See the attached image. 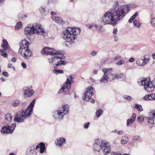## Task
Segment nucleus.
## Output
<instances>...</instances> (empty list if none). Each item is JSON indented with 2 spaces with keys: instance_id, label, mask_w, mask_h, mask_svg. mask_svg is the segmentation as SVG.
Listing matches in <instances>:
<instances>
[{
  "instance_id": "f257e3e1",
  "label": "nucleus",
  "mask_w": 155,
  "mask_h": 155,
  "mask_svg": "<svg viewBox=\"0 0 155 155\" xmlns=\"http://www.w3.org/2000/svg\"><path fill=\"white\" fill-rule=\"evenodd\" d=\"M129 11L128 5L119 6L117 2L113 8L106 12L103 15L101 21L105 25H116L117 21H120Z\"/></svg>"
},
{
  "instance_id": "f03ea898",
  "label": "nucleus",
  "mask_w": 155,
  "mask_h": 155,
  "mask_svg": "<svg viewBox=\"0 0 155 155\" xmlns=\"http://www.w3.org/2000/svg\"><path fill=\"white\" fill-rule=\"evenodd\" d=\"M41 53L42 55H52L51 57L48 59V61L50 64H53L54 67L62 64L65 65L66 63L65 61L61 60L64 58V56H58V55L60 54V52L55 50L53 48L45 47L41 51Z\"/></svg>"
},
{
  "instance_id": "7ed1b4c3",
  "label": "nucleus",
  "mask_w": 155,
  "mask_h": 155,
  "mask_svg": "<svg viewBox=\"0 0 155 155\" xmlns=\"http://www.w3.org/2000/svg\"><path fill=\"white\" fill-rule=\"evenodd\" d=\"M80 32L79 28L68 27L63 31V38L65 41V45L68 47H71L74 44V40L77 38V35Z\"/></svg>"
},
{
  "instance_id": "20e7f679",
  "label": "nucleus",
  "mask_w": 155,
  "mask_h": 155,
  "mask_svg": "<svg viewBox=\"0 0 155 155\" xmlns=\"http://www.w3.org/2000/svg\"><path fill=\"white\" fill-rule=\"evenodd\" d=\"M35 99H33L28 107L24 110L18 111L16 112L14 120L18 123L24 122V120L28 118L31 114L33 108L35 104Z\"/></svg>"
},
{
  "instance_id": "39448f33",
  "label": "nucleus",
  "mask_w": 155,
  "mask_h": 155,
  "mask_svg": "<svg viewBox=\"0 0 155 155\" xmlns=\"http://www.w3.org/2000/svg\"><path fill=\"white\" fill-rule=\"evenodd\" d=\"M93 148L99 153L102 150L104 155L109 153L111 151L110 143L105 140L99 139L95 140L93 145Z\"/></svg>"
},
{
  "instance_id": "423d86ee",
  "label": "nucleus",
  "mask_w": 155,
  "mask_h": 155,
  "mask_svg": "<svg viewBox=\"0 0 155 155\" xmlns=\"http://www.w3.org/2000/svg\"><path fill=\"white\" fill-rule=\"evenodd\" d=\"M24 32L26 35H29L37 34L40 35H45V34L44 29L41 28V26L36 24L30 25L26 27Z\"/></svg>"
},
{
  "instance_id": "0eeeda50",
  "label": "nucleus",
  "mask_w": 155,
  "mask_h": 155,
  "mask_svg": "<svg viewBox=\"0 0 155 155\" xmlns=\"http://www.w3.org/2000/svg\"><path fill=\"white\" fill-rule=\"evenodd\" d=\"M69 111V106L68 105H63L60 107L54 113L53 115L54 118L58 120H62L64 116Z\"/></svg>"
},
{
  "instance_id": "6e6552de",
  "label": "nucleus",
  "mask_w": 155,
  "mask_h": 155,
  "mask_svg": "<svg viewBox=\"0 0 155 155\" xmlns=\"http://www.w3.org/2000/svg\"><path fill=\"white\" fill-rule=\"evenodd\" d=\"M74 77V74H71L68 76L66 81L64 83L63 86L59 90L58 93H61L64 91L68 92L71 88V84L73 82V78Z\"/></svg>"
},
{
  "instance_id": "1a4fd4ad",
  "label": "nucleus",
  "mask_w": 155,
  "mask_h": 155,
  "mask_svg": "<svg viewBox=\"0 0 155 155\" xmlns=\"http://www.w3.org/2000/svg\"><path fill=\"white\" fill-rule=\"evenodd\" d=\"M112 68H105L102 69V71L104 73L103 76L100 79V81L101 83H107L108 80H110L108 75L111 74L110 71H113Z\"/></svg>"
},
{
  "instance_id": "9d476101",
  "label": "nucleus",
  "mask_w": 155,
  "mask_h": 155,
  "mask_svg": "<svg viewBox=\"0 0 155 155\" xmlns=\"http://www.w3.org/2000/svg\"><path fill=\"white\" fill-rule=\"evenodd\" d=\"M23 92L24 97L27 98L32 96L34 93V91L32 89L31 86L24 87L23 88Z\"/></svg>"
},
{
  "instance_id": "9b49d317",
  "label": "nucleus",
  "mask_w": 155,
  "mask_h": 155,
  "mask_svg": "<svg viewBox=\"0 0 155 155\" xmlns=\"http://www.w3.org/2000/svg\"><path fill=\"white\" fill-rule=\"evenodd\" d=\"M16 125V124L15 123L12 124L11 127L9 125L4 126L2 127L1 132L3 133L11 134L15 130Z\"/></svg>"
},
{
  "instance_id": "f8f14e48",
  "label": "nucleus",
  "mask_w": 155,
  "mask_h": 155,
  "mask_svg": "<svg viewBox=\"0 0 155 155\" xmlns=\"http://www.w3.org/2000/svg\"><path fill=\"white\" fill-rule=\"evenodd\" d=\"M150 58L143 57L142 58H138L136 61V64L139 66L143 67L150 61Z\"/></svg>"
},
{
  "instance_id": "ddd939ff",
  "label": "nucleus",
  "mask_w": 155,
  "mask_h": 155,
  "mask_svg": "<svg viewBox=\"0 0 155 155\" xmlns=\"http://www.w3.org/2000/svg\"><path fill=\"white\" fill-rule=\"evenodd\" d=\"M93 92V88L91 86L87 87L85 93L84 94L83 99L86 101H89L91 98Z\"/></svg>"
},
{
  "instance_id": "4468645a",
  "label": "nucleus",
  "mask_w": 155,
  "mask_h": 155,
  "mask_svg": "<svg viewBox=\"0 0 155 155\" xmlns=\"http://www.w3.org/2000/svg\"><path fill=\"white\" fill-rule=\"evenodd\" d=\"M18 52L21 56L26 59H29L32 55V51L29 48Z\"/></svg>"
},
{
  "instance_id": "2eb2a0df",
  "label": "nucleus",
  "mask_w": 155,
  "mask_h": 155,
  "mask_svg": "<svg viewBox=\"0 0 155 155\" xmlns=\"http://www.w3.org/2000/svg\"><path fill=\"white\" fill-rule=\"evenodd\" d=\"M149 116L146 117L147 122L151 124H154V119H155V111L154 110H151L149 112Z\"/></svg>"
},
{
  "instance_id": "dca6fc26",
  "label": "nucleus",
  "mask_w": 155,
  "mask_h": 155,
  "mask_svg": "<svg viewBox=\"0 0 155 155\" xmlns=\"http://www.w3.org/2000/svg\"><path fill=\"white\" fill-rule=\"evenodd\" d=\"M29 43L26 40H23L19 43L20 48L19 51L29 48Z\"/></svg>"
},
{
  "instance_id": "f3484780",
  "label": "nucleus",
  "mask_w": 155,
  "mask_h": 155,
  "mask_svg": "<svg viewBox=\"0 0 155 155\" xmlns=\"http://www.w3.org/2000/svg\"><path fill=\"white\" fill-rule=\"evenodd\" d=\"M144 89L148 92H150L153 91L154 89V84L153 82L150 81V79L147 83L145 85Z\"/></svg>"
},
{
  "instance_id": "a211bd4d",
  "label": "nucleus",
  "mask_w": 155,
  "mask_h": 155,
  "mask_svg": "<svg viewBox=\"0 0 155 155\" xmlns=\"http://www.w3.org/2000/svg\"><path fill=\"white\" fill-rule=\"evenodd\" d=\"M150 80V78H140L137 80V83L139 85L144 87L146 84Z\"/></svg>"
},
{
  "instance_id": "6ab92c4d",
  "label": "nucleus",
  "mask_w": 155,
  "mask_h": 155,
  "mask_svg": "<svg viewBox=\"0 0 155 155\" xmlns=\"http://www.w3.org/2000/svg\"><path fill=\"white\" fill-rule=\"evenodd\" d=\"M12 116L10 114L6 115L5 118L4 120V123L6 124H10L12 120Z\"/></svg>"
},
{
  "instance_id": "aec40b11",
  "label": "nucleus",
  "mask_w": 155,
  "mask_h": 155,
  "mask_svg": "<svg viewBox=\"0 0 155 155\" xmlns=\"http://www.w3.org/2000/svg\"><path fill=\"white\" fill-rule=\"evenodd\" d=\"M39 11L41 13L44 15H46L49 12V10L48 8L45 6H41L39 8Z\"/></svg>"
},
{
  "instance_id": "412c9836",
  "label": "nucleus",
  "mask_w": 155,
  "mask_h": 155,
  "mask_svg": "<svg viewBox=\"0 0 155 155\" xmlns=\"http://www.w3.org/2000/svg\"><path fill=\"white\" fill-rule=\"evenodd\" d=\"M52 20L55 21L57 23L59 24H62L64 23V21L60 17H56V16H52Z\"/></svg>"
},
{
  "instance_id": "4be33fe9",
  "label": "nucleus",
  "mask_w": 155,
  "mask_h": 155,
  "mask_svg": "<svg viewBox=\"0 0 155 155\" xmlns=\"http://www.w3.org/2000/svg\"><path fill=\"white\" fill-rule=\"evenodd\" d=\"M38 148H40V152L41 153H43L44 150H45V144L42 142L38 144V145L36 146V149L37 150Z\"/></svg>"
},
{
  "instance_id": "5701e85b",
  "label": "nucleus",
  "mask_w": 155,
  "mask_h": 155,
  "mask_svg": "<svg viewBox=\"0 0 155 155\" xmlns=\"http://www.w3.org/2000/svg\"><path fill=\"white\" fill-rule=\"evenodd\" d=\"M140 137L139 136H135L132 137V142L134 144H136L140 142Z\"/></svg>"
},
{
  "instance_id": "b1692460",
  "label": "nucleus",
  "mask_w": 155,
  "mask_h": 155,
  "mask_svg": "<svg viewBox=\"0 0 155 155\" xmlns=\"http://www.w3.org/2000/svg\"><path fill=\"white\" fill-rule=\"evenodd\" d=\"M65 142V140L63 137H60L57 139V144L60 146L62 144Z\"/></svg>"
},
{
  "instance_id": "393cba45",
  "label": "nucleus",
  "mask_w": 155,
  "mask_h": 155,
  "mask_svg": "<svg viewBox=\"0 0 155 155\" xmlns=\"http://www.w3.org/2000/svg\"><path fill=\"white\" fill-rule=\"evenodd\" d=\"M94 27L97 29L101 32H104L105 31L102 26L100 24H95Z\"/></svg>"
},
{
  "instance_id": "a878e982",
  "label": "nucleus",
  "mask_w": 155,
  "mask_h": 155,
  "mask_svg": "<svg viewBox=\"0 0 155 155\" xmlns=\"http://www.w3.org/2000/svg\"><path fill=\"white\" fill-rule=\"evenodd\" d=\"M3 44L2 45V46L4 48L5 50H6L8 47V42L6 40L4 39L3 40Z\"/></svg>"
},
{
  "instance_id": "bb28decb",
  "label": "nucleus",
  "mask_w": 155,
  "mask_h": 155,
  "mask_svg": "<svg viewBox=\"0 0 155 155\" xmlns=\"http://www.w3.org/2000/svg\"><path fill=\"white\" fill-rule=\"evenodd\" d=\"M128 137L126 136H124L122 138L121 143L122 144H126L128 141Z\"/></svg>"
},
{
  "instance_id": "cd10ccee",
  "label": "nucleus",
  "mask_w": 155,
  "mask_h": 155,
  "mask_svg": "<svg viewBox=\"0 0 155 155\" xmlns=\"http://www.w3.org/2000/svg\"><path fill=\"white\" fill-rule=\"evenodd\" d=\"M103 111L101 109L97 110L96 113V114L97 117L99 118L103 114Z\"/></svg>"
},
{
  "instance_id": "c85d7f7f",
  "label": "nucleus",
  "mask_w": 155,
  "mask_h": 155,
  "mask_svg": "<svg viewBox=\"0 0 155 155\" xmlns=\"http://www.w3.org/2000/svg\"><path fill=\"white\" fill-rule=\"evenodd\" d=\"M20 103L19 100H15L13 101L12 102V106L13 107H16L18 106Z\"/></svg>"
},
{
  "instance_id": "c756f323",
  "label": "nucleus",
  "mask_w": 155,
  "mask_h": 155,
  "mask_svg": "<svg viewBox=\"0 0 155 155\" xmlns=\"http://www.w3.org/2000/svg\"><path fill=\"white\" fill-rule=\"evenodd\" d=\"M134 107L137 108V110L140 111H141L143 110L142 106L138 104H136Z\"/></svg>"
},
{
  "instance_id": "7c9ffc66",
  "label": "nucleus",
  "mask_w": 155,
  "mask_h": 155,
  "mask_svg": "<svg viewBox=\"0 0 155 155\" xmlns=\"http://www.w3.org/2000/svg\"><path fill=\"white\" fill-rule=\"evenodd\" d=\"M53 72L56 74H62L63 73V71L57 69H54L53 70Z\"/></svg>"
},
{
  "instance_id": "2f4dec72",
  "label": "nucleus",
  "mask_w": 155,
  "mask_h": 155,
  "mask_svg": "<svg viewBox=\"0 0 155 155\" xmlns=\"http://www.w3.org/2000/svg\"><path fill=\"white\" fill-rule=\"evenodd\" d=\"M22 26V22L21 21L18 22L16 25L15 28L16 29H18L21 28Z\"/></svg>"
},
{
  "instance_id": "473e14b6",
  "label": "nucleus",
  "mask_w": 155,
  "mask_h": 155,
  "mask_svg": "<svg viewBox=\"0 0 155 155\" xmlns=\"http://www.w3.org/2000/svg\"><path fill=\"white\" fill-rule=\"evenodd\" d=\"M0 53L1 54L3 57H6L7 56V54L6 53L5 50L1 49L0 50Z\"/></svg>"
},
{
  "instance_id": "72a5a7b5",
  "label": "nucleus",
  "mask_w": 155,
  "mask_h": 155,
  "mask_svg": "<svg viewBox=\"0 0 155 155\" xmlns=\"http://www.w3.org/2000/svg\"><path fill=\"white\" fill-rule=\"evenodd\" d=\"M124 98L126 100L129 101H132L133 100V98L131 96L127 95H124Z\"/></svg>"
},
{
  "instance_id": "f704fd0d",
  "label": "nucleus",
  "mask_w": 155,
  "mask_h": 155,
  "mask_svg": "<svg viewBox=\"0 0 155 155\" xmlns=\"http://www.w3.org/2000/svg\"><path fill=\"white\" fill-rule=\"evenodd\" d=\"M27 17V16L21 13H20L18 15V18L20 19L25 18Z\"/></svg>"
},
{
  "instance_id": "c9c22d12",
  "label": "nucleus",
  "mask_w": 155,
  "mask_h": 155,
  "mask_svg": "<svg viewBox=\"0 0 155 155\" xmlns=\"http://www.w3.org/2000/svg\"><path fill=\"white\" fill-rule=\"evenodd\" d=\"M144 119L143 117L138 116L137 118V121L138 122H143Z\"/></svg>"
},
{
  "instance_id": "e433bc0d",
  "label": "nucleus",
  "mask_w": 155,
  "mask_h": 155,
  "mask_svg": "<svg viewBox=\"0 0 155 155\" xmlns=\"http://www.w3.org/2000/svg\"><path fill=\"white\" fill-rule=\"evenodd\" d=\"M110 75L111 76V77L109 78L110 80H113L116 78H117V76H116V74H111H111H109V75Z\"/></svg>"
},
{
  "instance_id": "4c0bfd02",
  "label": "nucleus",
  "mask_w": 155,
  "mask_h": 155,
  "mask_svg": "<svg viewBox=\"0 0 155 155\" xmlns=\"http://www.w3.org/2000/svg\"><path fill=\"white\" fill-rule=\"evenodd\" d=\"M134 25L136 27H138L140 26L139 23L136 20H134L133 21Z\"/></svg>"
},
{
  "instance_id": "58836bf2",
  "label": "nucleus",
  "mask_w": 155,
  "mask_h": 155,
  "mask_svg": "<svg viewBox=\"0 0 155 155\" xmlns=\"http://www.w3.org/2000/svg\"><path fill=\"white\" fill-rule=\"evenodd\" d=\"M125 63V61L123 60H120L116 63L117 65H120Z\"/></svg>"
},
{
  "instance_id": "ea45409f",
  "label": "nucleus",
  "mask_w": 155,
  "mask_h": 155,
  "mask_svg": "<svg viewBox=\"0 0 155 155\" xmlns=\"http://www.w3.org/2000/svg\"><path fill=\"white\" fill-rule=\"evenodd\" d=\"M150 100H155V94H149Z\"/></svg>"
},
{
  "instance_id": "a19ab883",
  "label": "nucleus",
  "mask_w": 155,
  "mask_h": 155,
  "mask_svg": "<svg viewBox=\"0 0 155 155\" xmlns=\"http://www.w3.org/2000/svg\"><path fill=\"white\" fill-rule=\"evenodd\" d=\"M134 122V121L130 119H128L127 120V125L129 126L131 124H133Z\"/></svg>"
},
{
  "instance_id": "79ce46f5",
  "label": "nucleus",
  "mask_w": 155,
  "mask_h": 155,
  "mask_svg": "<svg viewBox=\"0 0 155 155\" xmlns=\"http://www.w3.org/2000/svg\"><path fill=\"white\" fill-rule=\"evenodd\" d=\"M136 117V114L135 113H133L132 114V116L131 117L130 119L132 120L134 122L135 120Z\"/></svg>"
},
{
  "instance_id": "37998d69",
  "label": "nucleus",
  "mask_w": 155,
  "mask_h": 155,
  "mask_svg": "<svg viewBox=\"0 0 155 155\" xmlns=\"http://www.w3.org/2000/svg\"><path fill=\"white\" fill-rule=\"evenodd\" d=\"M151 23L153 26L155 27V18H152Z\"/></svg>"
},
{
  "instance_id": "c03bdc74",
  "label": "nucleus",
  "mask_w": 155,
  "mask_h": 155,
  "mask_svg": "<svg viewBox=\"0 0 155 155\" xmlns=\"http://www.w3.org/2000/svg\"><path fill=\"white\" fill-rule=\"evenodd\" d=\"M143 99L145 101H150V98L149 94L146 95L143 97Z\"/></svg>"
},
{
  "instance_id": "a18cd8bd",
  "label": "nucleus",
  "mask_w": 155,
  "mask_h": 155,
  "mask_svg": "<svg viewBox=\"0 0 155 155\" xmlns=\"http://www.w3.org/2000/svg\"><path fill=\"white\" fill-rule=\"evenodd\" d=\"M113 36L114 37V40L115 41L117 42L118 41V38L117 35H113Z\"/></svg>"
},
{
  "instance_id": "49530a36",
  "label": "nucleus",
  "mask_w": 155,
  "mask_h": 155,
  "mask_svg": "<svg viewBox=\"0 0 155 155\" xmlns=\"http://www.w3.org/2000/svg\"><path fill=\"white\" fill-rule=\"evenodd\" d=\"M32 149H30L29 151L31 152L29 153L28 151L27 152V154H28V155H32L34 153H35V152H34L33 150H31Z\"/></svg>"
},
{
  "instance_id": "de8ad7c7",
  "label": "nucleus",
  "mask_w": 155,
  "mask_h": 155,
  "mask_svg": "<svg viewBox=\"0 0 155 155\" xmlns=\"http://www.w3.org/2000/svg\"><path fill=\"white\" fill-rule=\"evenodd\" d=\"M91 54L93 56L96 55L97 54V51H93L91 52Z\"/></svg>"
},
{
  "instance_id": "09e8293b",
  "label": "nucleus",
  "mask_w": 155,
  "mask_h": 155,
  "mask_svg": "<svg viewBox=\"0 0 155 155\" xmlns=\"http://www.w3.org/2000/svg\"><path fill=\"white\" fill-rule=\"evenodd\" d=\"M90 124L89 122H87L84 124V129H87L89 127Z\"/></svg>"
},
{
  "instance_id": "8fccbe9b",
  "label": "nucleus",
  "mask_w": 155,
  "mask_h": 155,
  "mask_svg": "<svg viewBox=\"0 0 155 155\" xmlns=\"http://www.w3.org/2000/svg\"><path fill=\"white\" fill-rule=\"evenodd\" d=\"M117 78H122L123 77L124 74H116Z\"/></svg>"
},
{
  "instance_id": "3c124183",
  "label": "nucleus",
  "mask_w": 155,
  "mask_h": 155,
  "mask_svg": "<svg viewBox=\"0 0 155 155\" xmlns=\"http://www.w3.org/2000/svg\"><path fill=\"white\" fill-rule=\"evenodd\" d=\"M95 24H88L86 25V26L89 28H91L93 26L94 27V25Z\"/></svg>"
},
{
  "instance_id": "603ef678",
  "label": "nucleus",
  "mask_w": 155,
  "mask_h": 155,
  "mask_svg": "<svg viewBox=\"0 0 155 155\" xmlns=\"http://www.w3.org/2000/svg\"><path fill=\"white\" fill-rule=\"evenodd\" d=\"M117 29L116 28H114L113 31V35H117Z\"/></svg>"
},
{
  "instance_id": "864d4df0",
  "label": "nucleus",
  "mask_w": 155,
  "mask_h": 155,
  "mask_svg": "<svg viewBox=\"0 0 155 155\" xmlns=\"http://www.w3.org/2000/svg\"><path fill=\"white\" fill-rule=\"evenodd\" d=\"M121 58V56H118L115 57L113 58V60L117 61L119 59H120Z\"/></svg>"
},
{
  "instance_id": "5fc2aeb1",
  "label": "nucleus",
  "mask_w": 155,
  "mask_h": 155,
  "mask_svg": "<svg viewBox=\"0 0 155 155\" xmlns=\"http://www.w3.org/2000/svg\"><path fill=\"white\" fill-rule=\"evenodd\" d=\"M138 14V12H136L134 15L131 17V19H133L134 20L135 18L137 16Z\"/></svg>"
},
{
  "instance_id": "6e6d98bb",
  "label": "nucleus",
  "mask_w": 155,
  "mask_h": 155,
  "mask_svg": "<svg viewBox=\"0 0 155 155\" xmlns=\"http://www.w3.org/2000/svg\"><path fill=\"white\" fill-rule=\"evenodd\" d=\"M111 155H121L120 153L115 152H112L111 153Z\"/></svg>"
},
{
  "instance_id": "4d7b16f0",
  "label": "nucleus",
  "mask_w": 155,
  "mask_h": 155,
  "mask_svg": "<svg viewBox=\"0 0 155 155\" xmlns=\"http://www.w3.org/2000/svg\"><path fill=\"white\" fill-rule=\"evenodd\" d=\"M2 75L6 77H8V72H2Z\"/></svg>"
},
{
  "instance_id": "13d9d810",
  "label": "nucleus",
  "mask_w": 155,
  "mask_h": 155,
  "mask_svg": "<svg viewBox=\"0 0 155 155\" xmlns=\"http://www.w3.org/2000/svg\"><path fill=\"white\" fill-rule=\"evenodd\" d=\"M124 133V131L122 130H120L117 132V134L119 135H121Z\"/></svg>"
},
{
  "instance_id": "bf43d9fd",
  "label": "nucleus",
  "mask_w": 155,
  "mask_h": 155,
  "mask_svg": "<svg viewBox=\"0 0 155 155\" xmlns=\"http://www.w3.org/2000/svg\"><path fill=\"white\" fill-rule=\"evenodd\" d=\"M21 66L24 68H26V65L24 62H22L21 63Z\"/></svg>"
},
{
  "instance_id": "052dcab7",
  "label": "nucleus",
  "mask_w": 155,
  "mask_h": 155,
  "mask_svg": "<svg viewBox=\"0 0 155 155\" xmlns=\"http://www.w3.org/2000/svg\"><path fill=\"white\" fill-rule=\"evenodd\" d=\"M134 61V58H131L129 60V61L130 62H133Z\"/></svg>"
},
{
  "instance_id": "680f3d73",
  "label": "nucleus",
  "mask_w": 155,
  "mask_h": 155,
  "mask_svg": "<svg viewBox=\"0 0 155 155\" xmlns=\"http://www.w3.org/2000/svg\"><path fill=\"white\" fill-rule=\"evenodd\" d=\"M11 61L13 63L15 62L16 61V59L15 58H13L11 59Z\"/></svg>"
},
{
  "instance_id": "e2e57ef3",
  "label": "nucleus",
  "mask_w": 155,
  "mask_h": 155,
  "mask_svg": "<svg viewBox=\"0 0 155 155\" xmlns=\"http://www.w3.org/2000/svg\"><path fill=\"white\" fill-rule=\"evenodd\" d=\"M51 15H52V16H55L56 15V12H51Z\"/></svg>"
},
{
  "instance_id": "0e129e2a",
  "label": "nucleus",
  "mask_w": 155,
  "mask_h": 155,
  "mask_svg": "<svg viewBox=\"0 0 155 155\" xmlns=\"http://www.w3.org/2000/svg\"><path fill=\"white\" fill-rule=\"evenodd\" d=\"M98 72V71L96 70H94L93 71V73L94 74H97Z\"/></svg>"
},
{
  "instance_id": "69168bd1",
  "label": "nucleus",
  "mask_w": 155,
  "mask_h": 155,
  "mask_svg": "<svg viewBox=\"0 0 155 155\" xmlns=\"http://www.w3.org/2000/svg\"><path fill=\"white\" fill-rule=\"evenodd\" d=\"M90 80L92 82L94 83L95 82V80L92 77H90Z\"/></svg>"
},
{
  "instance_id": "338daca9",
  "label": "nucleus",
  "mask_w": 155,
  "mask_h": 155,
  "mask_svg": "<svg viewBox=\"0 0 155 155\" xmlns=\"http://www.w3.org/2000/svg\"><path fill=\"white\" fill-rule=\"evenodd\" d=\"M90 100V101L91 102V103H94V102H95V101L93 99H91H91Z\"/></svg>"
},
{
  "instance_id": "774afa93",
  "label": "nucleus",
  "mask_w": 155,
  "mask_h": 155,
  "mask_svg": "<svg viewBox=\"0 0 155 155\" xmlns=\"http://www.w3.org/2000/svg\"><path fill=\"white\" fill-rule=\"evenodd\" d=\"M12 66V64L11 63H9L8 65V67L9 68H11Z\"/></svg>"
}]
</instances>
